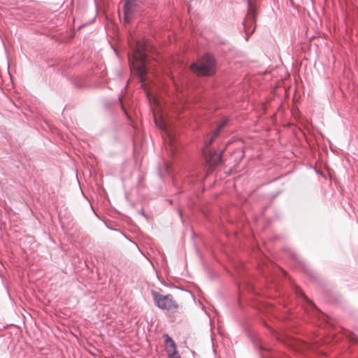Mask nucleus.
<instances>
[{"label": "nucleus", "instance_id": "f257e3e1", "mask_svg": "<svg viewBox=\"0 0 358 358\" xmlns=\"http://www.w3.org/2000/svg\"><path fill=\"white\" fill-rule=\"evenodd\" d=\"M215 59L210 54H206L191 65V70L199 76H211L215 73Z\"/></svg>", "mask_w": 358, "mask_h": 358}, {"label": "nucleus", "instance_id": "f03ea898", "mask_svg": "<svg viewBox=\"0 0 358 358\" xmlns=\"http://www.w3.org/2000/svg\"><path fill=\"white\" fill-rule=\"evenodd\" d=\"M155 305L162 310H172L178 308L171 294L164 295L156 291L151 292Z\"/></svg>", "mask_w": 358, "mask_h": 358}, {"label": "nucleus", "instance_id": "7ed1b4c3", "mask_svg": "<svg viewBox=\"0 0 358 358\" xmlns=\"http://www.w3.org/2000/svg\"><path fill=\"white\" fill-rule=\"evenodd\" d=\"M250 1V0H248ZM248 13L243 22V26L246 34V40H248L250 34H252L255 29V9L250 2H248Z\"/></svg>", "mask_w": 358, "mask_h": 358}, {"label": "nucleus", "instance_id": "20e7f679", "mask_svg": "<svg viewBox=\"0 0 358 358\" xmlns=\"http://www.w3.org/2000/svg\"><path fill=\"white\" fill-rule=\"evenodd\" d=\"M136 49L138 55V57L140 59V64L137 66V71L141 80L143 81L147 74L146 55L144 52V45L140 42H137Z\"/></svg>", "mask_w": 358, "mask_h": 358}, {"label": "nucleus", "instance_id": "39448f33", "mask_svg": "<svg viewBox=\"0 0 358 358\" xmlns=\"http://www.w3.org/2000/svg\"><path fill=\"white\" fill-rule=\"evenodd\" d=\"M223 152L224 150L221 151H209L208 153L207 151L203 150L207 162L211 166H216L220 164Z\"/></svg>", "mask_w": 358, "mask_h": 358}, {"label": "nucleus", "instance_id": "423d86ee", "mask_svg": "<svg viewBox=\"0 0 358 358\" xmlns=\"http://www.w3.org/2000/svg\"><path fill=\"white\" fill-rule=\"evenodd\" d=\"M227 122H228V120L223 121L218 126V127L216 129V130L213 132V134H212L210 138L208 140L206 141V142H205V148H204L203 150L206 151V150L208 148V147L213 143V142L214 141L215 138L218 136V134H220V131L227 125Z\"/></svg>", "mask_w": 358, "mask_h": 358}, {"label": "nucleus", "instance_id": "0eeeda50", "mask_svg": "<svg viewBox=\"0 0 358 358\" xmlns=\"http://www.w3.org/2000/svg\"><path fill=\"white\" fill-rule=\"evenodd\" d=\"M164 337L166 352L167 353H169V352L173 353L174 351L177 350L175 342L168 334H164Z\"/></svg>", "mask_w": 358, "mask_h": 358}, {"label": "nucleus", "instance_id": "6e6552de", "mask_svg": "<svg viewBox=\"0 0 358 358\" xmlns=\"http://www.w3.org/2000/svg\"><path fill=\"white\" fill-rule=\"evenodd\" d=\"M134 3L131 0H126L124 6V21L127 22H129L131 20V12L133 8Z\"/></svg>", "mask_w": 358, "mask_h": 358}, {"label": "nucleus", "instance_id": "1a4fd4ad", "mask_svg": "<svg viewBox=\"0 0 358 358\" xmlns=\"http://www.w3.org/2000/svg\"><path fill=\"white\" fill-rule=\"evenodd\" d=\"M167 355H168L169 358H180L177 350L174 351L173 353L169 352V353H167Z\"/></svg>", "mask_w": 358, "mask_h": 358}]
</instances>
